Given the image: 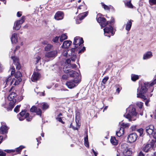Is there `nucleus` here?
<instances>
[{"label": "nucleus", "instance_id": "obj_1", "mask_svg": "<svg viewBox=\"0 0 156 156\" xmlns=\"http://www.w3.org/2000/svg\"><path fill=\"white\" fill-rule=\"evenodd\" d=\"M17 97V95L15 92L11 93L8 97V99L9 101V106L5 102L2 104V106L6 108L7 111H11L14 108L15 103L16 101Z\"/></svg>", "mask_w": 156, "mask_h": 156}, {"label": "nucleus", "instance_id": "obj_2", "mask_svg": "<svg viewBox=\"0 0 156 156\" xmlns=\"http://www.w3.org/2000/svg\"><path fill=\"white\" fill-rule=\"evenodd\" d=\"M137 113L136 111L135 108L133 105H131L126 109V112L124 115V117L131 121L135 120L137 118Z\"/></svg>", "mask_w": 156, "mask_h": 156}, {"label": "nucleus", "instance_id": "obj_3", "mask_svg": "<svg viewBox=\"0 0 156 156\" xmlns=\"http://www.w3.org/2000/svg\"><path fill=\"white\" fill-rule=\"evenodd\" d=\"M155 83H156V78L154 79L153 81L151 83L148 82L144 83L143 84H141V86L137 89V95L144 94L147 91V87L149 86L151 87V90L150 92H152L154 90V88L152 86Z\"/></svg>", "mask_w": 156, "mask_h": 156}, {"label": "nucleus", "instance_id": "obj_4", "mask_svg": "<svg viewBox=\"0 0 156 156\" xmlns=\"http://www.w3.org/2000/svg\"><path fill=\"white\" fill-rule=\"evenodd\" d=\"M83 43V41L82 38H80L79 37H76L74 39V41L73 42V44L75 45L74 48H72L70 51L72 53L69 54V55H72L73 52L76 51L77 48H79L82 47V44Z\"/></svg>", "mask_w": 156, "mask_h": 156}, {"label": "nucleus", "instance_id": "obj_5", "mask_svg": "<svg viewBox=\"0 0 156 156\" xmlns=\"http://www.w3.org/2000/svg\"><path fill=\"white\" fill-rule=\"evenodd\" d=\"M58 53L57 50H54L46 52L44 57L43 58L45 62H48L56 57Z\"/></svg>", "mask_w": 156, "mask_h": 156}, {"label": "nucleus", "instance_id": "obj_6", "mask_svg": "<svg viewBox=\"0 0 156 156\" xmlns=\"http://www.w3.org/2000/svg\"><path fill=\"white\" fill-rule=\"evenodd\" d=\"M14 76L16 79V80L13 78L11 82H10V84H11L14 83V85H17L22 81V79L21 78V77L22 76L21 73L20 71H17L14 74Z\"/></svg>", "mask_w": 156, "mask_h": 156}, {"label": "nucleus", "instance_id": "obj_7", "mask_svg": "<svg viewBox=\"0 0 156 156\" xmlns=\"http://www.w3.org/2000/svg\"><path fill=\"white\" fill-rule=\"evenodd\" d=\"M104 30L105 35L109 37H110V36L113 35L115 34L113 28L110 25L106 26L104 29Z\"/></svg>", "mask_w": 156, "mask_h": 156}, {"label": "nucleus", "instance_id": "obj_8", "mask_svg": "<svg viewBox=\"0 0 156 156\" xmlns=\"http://www.w3.org/2000/svg\"><path fill=\"white\" fill-rule=\"evenodd\" d=\"M80 82V80L73 79L72 81H67L66 83V85L69 88L72 89L76 86V84L79 83Z\"/></svg>", "mask_w": 156, "mask_h": 156}, {"label": "nucleus", "instance_id": "obj_9", "mask_svg": "<svg viewBox=\"0 0 156 156\" xmlns=\"http://www.w3.org/2000/svg\"><path fill=\"white\" fill-rule=\"evenodd\" d=\"M137 137L136 134L132 133L130 134L127 137L128 142L130 143H133L135 141Z\"/></svg>", "mask_w": 156, "mask_h": 156}, {"label": "nucleus", "instance_id": "obj_10", "mask_svg": "<svg viewBox=\"0 0 156 156\" xmlns=\"http://www.w3.org/2000/svg\"><path fill=\"white\" fill-rule=\"evenodd\" d=\"M97 20L98 22L101 24L102 27H104L108 24V22H109V21L106 22V20L104 17H99L97 19Z\"/></svg>", "mask_w": 156, "mask_h": 156}, {"label": "nucleus", "instance_id": "obj_11", "mask_svg": "<svg viewBox=\"0 0 156 156\" xmlns=\"http://www.w3.org/2000/svg\"><path fill=\"white\" fill-rule=\"evenodd\" d=\"M64 14L63 12L61 11L57 12L54 16V18L57 20H62L64 17Z\"/></svg>", "mask_w": 156, "mask_h": 156}, {"label": "nucleus", "instance_id": "obj_12", "mask_svg": "<svg viewBox=\"0 0 156 156\" xmlns=\"http://www.w3.org/2000/svg\"><path fill=\"white\" fill-rule=\"evenodd\" d=\"M69 75L70 76L74 77V79H78L80 80V77L79 73L78 72L71 70L70 72Z\"/></svg>", "mask_w": 156, "mask_h": 156}, {"label": "nucleus", "instance_id": "obj_13", "mask_svg": "<svg viewBox=\"0 0 156 156\" xmlns=\"http://www.w3.org/2000/svg\"><path fill=\"white\" fill-rule=\"evenodd\" d=\"M40 77L41 75L40 73L34 72L31 78V80L33 82H35L40 79Z\"/></svg>", "mask_w": 156, "mask_h": 156}, {"label": "nucleus", "instance_id": "obj_14", "mask_svg": "<svg viewBox=\"0 0 156 156\" xmlns=\"http://www.w3.org/2000/svg\"><path fill=\"white\" fill-rule=\"evenodd\" d=\"M12 59L13 60L14 64L16 65V69L19 70L20 68V65L18 59L15 57H11Z\"/></svg>", "mask_w": 156, "mask_h": 156}, {"label": "nucleus", "instance_id": "obj_15", "mask_svg": "<svg viewBox=\"0 0 156 156\" xmlns=\"http://www.w3.org/2000/svg\"><path fill=\"white\" fill-rule=\"evenodd\" d=\"M154 128L152 125H150L146 128V131L148 134L149 135L152 134L154 132Z\"/></svg>", "mask_w": 156, "mask_h": 156}, {"label": "nucleus", "instance_id": "obj_16", "mask_svg": "<svg viewBox=\"0 0 156 156\" xmlns=\"http://www.w3.org/2000/svg\"><path fill=\"white\" fill-rule=\"evenodd\" d=\"M9 128L5 125H2L0 128V134H7Z\"/></svg>", "mask_w": 156, "mask_h": 156}, {"label": "nucleus", "instance_id": "obj_17", "mask_svg": "<svg viewBox=\"0 0 156 156\" xmlns=\"http://www.w3.org/2000/svg\"><path fill=\"white\" fill-rule=\"evenodd\" d=\"M152 56V52L150 51H148L144 54L143 59L144 60H147L151 58Z\"/></svg>", "mask_w": 156, "mask_h": 156}, {"label": "nucleus", "instance_id": "obj_18", "mask_svg": "<svg viewBox=\"0 0 156 156\" xmlns=\"http://www.w3.org/2000/svg\"><path fill=\"white\" fill-rule=\"evenodd\" d=\"M72 43V42L70 41H65L63 42L62 47V48H68L71 44Z\"/></svg>", "mask_w": 156, "mask_h": 156}, {"label": "nucleus", "instance_id": "obj_19", "mask_svg": "<svg viewBox=\"0 0 156 156\" xmlns=\"http://www.w3.org/2000/svg\"><path fill=\"white\" fill-rule=\"evenodd\" d=\"M151 147V145L148 143L146 145H143L142 150L144 151L147 152Z\"/></svg>", "mask_w": 156, "mask_h": 156}, {"label": "nucleus", "instance_id": "obj_20", "mask_svg": "<svg viewBox=\"0 0 156 156\" xmlns=\"http://www.w3.org/2000/svg\"><path fill=\"white\" fill-rule=\"evenodd\" d=\"M133 21L132 20H129L126 23V29L127 31H129L131 27L132 22Z\"/></svg>", "mask_w": 156, "mask_h": 156}, {"label": "nucleus", "instance_id": "obj_21", "mask_svg": "<svg viewBox=\"0 0 156 156\" xmlns=\"http://www.w3.org/2000/svg\"><path fill=\"white\" fill-rule=\"evenodd\" d=\"M80 113L79 112H77L76 113V116L75 117L76 122V126L79 127L80 125L79 123V120L80 119Z\"/></svg>", "mask_w": 156, "mask_h": 156}, {"label": "nucleus", "instance_id": "obj_22", "mask_svg": "<svg viewBox=\"0 0 156 156\" xmlns=\"http://www.w3.org/2000/svg\"><path fill=\"white\" fill-rule=\"evenodd\" d=\"M11 40L12 43H15L17 42V34L16 33H14L12 34Z\"/></svg>", "mask_w": 156, "mask_h": 156}, {"label": "nucleus", "instance_id": "obj_23", "mask_svg": "<svg viewBox=\"0 0 156 156\" xmlns=\"http://www.w3.org/2000/svg\"><path fill=\"white\" fill-rule=\"evenodd\" d=\"M12 78L10 76L7 79H6L5 80V81L4 83V84H5V86L4 87H6V85H11L12 84H10V82H11V80Z\"/></svg>", "mask_w": 156, "mask_h": 156}, {"label": "nucleus", "instance_id": "obj_24", "mask_svg": "<svg viewBox=\"0 0 156 156\" xmlns=\"http://www.w3.org/2000/svg\"><path fill=\"white\" fill-rule=\"evenodd\" d=\"M64 50L63 51V53H62V55H63L66 57H68V56H70L71 55H69V54H70L72 53V52L70 51V50Z\"/></svg>", "mask_w": 156, "mask_h": 156}, {"label": "nucleus", "instance_id": "obj_25", "mask_svg": "<svg viewBox=\"0 0 156 156\" xmlns=\"http://www.w3.org/2000/svg\"><path fill=\"white\" fill-rule=\"evenodd\" d=\"M88 14L87 11L85 12L80 14L79 16V19L80 20H83L85 17Z\"/></svg>", "mask_w": 156, "mask_h": 156}, {"label": "nucleus", "instance_id": "obj_26", "mask_svg": "<svg viewBox=\"0 0 156 156\" xmlns=\"http://www.w3.org/2000/svg\"><path fill=\"white\" fill-rule=\"evenodd\" d=\"M124 130L122 128H120V130L116 132V135L118 137H120L122 136L124 134Z\"/></svg>", "mask_w": 156, "mask_h": 156}, {"label": "nucleus", "instance_id": "obj_27", "mask_svg": "<svg viewBox=\"0 0 156 156\" xmlns=\"http://www.w3.org/2000/svg\"><path fill=\"white\" fill-rule=\"evenodd\" d=\"M24 148H25V147L24 146H23L21 145L19 147L16 148V149H15L16 153L15 154H20L22 149Z\"/></svg>", "mask_w": 156, "mask_h": 156}, {"label": "nucleus", "instance_id": "obj_28", "mask_svg": "<svg viewBox=\"0 0 156 156\" xmlns=\"http://www.w3.org/2000/svg\"><path fill=\"white\" fill-rule=\"evenodd\" d=\"M111 143L114 145H116L117 144L118 141L115 139V137H112L110 140Z\"/></svg>", "mask_w": 156, "mask_h": 156}, {"label": "nucleus", "instance_id": "obj_29", "mask_svg": "<svg viewBox=\"0 0 156 156\" xmlns=\"http://www.w3.org/2000/svg\"><path fill=\"white\" fill-rule=\"evenodd\" d=\"M20 25L19 24V23L17 22V21H16L13 27L14 29L16 30H18L20 29Z\"/></svg>", "mask_w": 156, "mask_h": 156}, {"label": "nucleus", "instance_id": "obj_30", "mask_svg": "<svg viewBox=\"0 0 156 156\" xmlns=\"http://www.w3.org/2000/svg\"><path fill=\"white\" fill-rule=\"evenodd\" d=\"M101 5H102L103 7L105 10H109L111 8L113 7L111 5L109 6L107 5L103 2L101 3Z\"/></svg>", "mask_w": 156, "mask_h": 156}, {"label": "nucleus", "instance_id": "obj_31", "mask_svg": "<svg viewBox=\"0 0 156 156\" xmlns=\"http://www.w3.org/2000/svg\"><path fill=\"white\" fill-rule=\"evenodd\" d=\"M84 144L85 146L87 147H89V144L88 140V137L87 134L86 136L84 137Z\"/></svg>", "mask_w": 156, "mask_h": 156}, {"label": "nucleus", "instance_id": "obj_32", "mask_svg": "<svg viewBox=\"0 0 156 156\" xmlns=\"http://www.w3.org/2000/svg\"><path fill=\"white\" fill-rule=\"evenodd\" d=\"M52 45L50 44H47L44 47V49L45 51H50L52 49Z\"/></svg>", "mask_w": 156, "mask_h": 156}, {"label": "nucleus", "instance_id": "obj_33", "mask_svg": "<svg viewBox=\"0 0 156 156\" xmlns=\"http://www.w3.org/2000/svg\"><path fill=\"white\" fill-rule=\"evenodd\" d=\"M41 59V57L39 56H37L34 58L33 61L35 64L38 63Z\"/></svg>", "mask_w": 156, "mask_h": 156}, {"label": "nucleus", "instance_id": "obj_34", "mask_svg": "<svg viewBox=\"0 0 156 156\" xmlns=\"http://www.w3.org/2000/svg\"><path fill=\"white\" fill-rule=\"evenodd\" d=\"M131 79L133 81H135L139 79V76L137 75L132 74L131 75Z\"/></svg>", "mask_w": 156, "mask_h": 156}, {"label": "nucleus", "instance_id": "obj_35", "mask_svg": "<svg viewBox=\"0 0 156 156\" xmlns=\"http://www.w3.org/2000/svg\"><path fill=\"white\" fill-rule=\"evenodd\" d=\"M63 70L65 73H69V74L70 72L71 71L70 70V67L66 66H65L64 67Z\"/></svg>", "mask_w": 156, "mask_h": 156}, {"label": "nucleus", "instance_id": "obj_36", "mask_svg": "<svg viewBox=\"0 0 156 156\" xmlns=\"http://www.w3.org/2000/svg\"><path fill=\"white\" fill-rule=\"evenodd\" d=\"M67 36L65 34H62L60 37L59 40L60 42H62L64 40L67 39Z\"/></svg>", "mask_w": 156, "mask_h": 156}, {"label": "nucleus", "instance_id": "obj_37", "mask_svg": "<svg viewBox=\"0 0 156 156\" xmlns=\"http://www.w3.org/2000/svg\"><path fill=\"white\" fill-rule=\"evenodd\" d=\"M129 125V124L128 123H122L121 124V126H122V129H123L124 128H128Z\"/></svg>", "mask_w": 156, "mask_h": 156}, {"label": "nucleus", "instance_id": "obj_38", "mask_svg": "<svg viewBox=\"0 0 156 156\" xmlns=\"http://www.w3.org/2000/svg\"><path fill=\"white\" fill-rule=\"evenodd\" d=\"M49 105L46 103H44L43 104L42 109L43 110H45L46 109L48 108Z\"/></svg>", "mask_w": 156, "mask_h": 156}, {"label": "nucleus", "instance_id": "obj_39", "mask_svg": "<svg viewBox=\"0 0 156 156\" xmlns=\"http://www.w3.org/2000/svg\"><path fill=\"white\" fill-rule=\"evenodd\" d=\"M143 103L141 102H138L136 103V105L138 106L141 110L142 109Z\"/></svg>", "mask_w": 156, "mask_h": 156}, {"label": "nucleus", "instance_id": "obj_40", "mask_svg": "<svg viewBox=\"0 0 156 156\" xmlns=\"http://www.w3.org/2000/svg\"><path fill=\"white\" fill-rule=\"evenodd\" d=\"M76 51L73 52H72V55L71 56H72L71 57V59L73 61H74L75 59V58L76 57V54L75 53Z\"/></svg>", "mask_w": 156, "mask_h": 156}, {"label": "nucleus", "instance_id": "obj_41", "mask_svg": "<svg viewBox=\"0 0 156 156\" xmlns=\"http://www.w3.org/2000/svg\"><path fill=\"white\" fill-rule=\"evenodd\" d=\"M25 20V17L23 16L21 18V20H17V22H18L19 24L20 25L22 24L24 21Z\"/></svg>", "mask_w": 156, "mask_h": 156}, {"label": "nucleus", "instance_id": "obj_42", "mask_svg": "<svg viewBox=\"0 0 156 156\" xmlns=\"http://www.w3.org/2000/svg\"><path fill=\"white\" fill-rule=\"evenodd\" d=\"M25 20V17L23 16L21 18V20H17V22H18L19 24L20 25L22 24L24 21Z\"/></svg>", "mask_w": 156, "mask_h": 156}, {"label": "nucleus", "instance_id": "obj_43", "mask_svg": "<svg viewBox=\"0 0 156 156\" xmlns=\"http://www.w3.org/2000/svg\"><path fill=\"white\" fill-rule=\"evenodd\" d=\"M137 98H141L143 99L144 100H147V98L144 95V94H138L137 95Z\"/></svg>", "mask_w": 156, "mask_h": 156}, {"label": "nucleus", "instance_id": "obj_44", "mask_svg": "<svg viewBox=\"0 0 156 156\" xmlns=\"http://www.w3.org/2000/svg\"><path fill=\"white\" fill-rule=\"evenodd\" d=\"M37 108L34 106H32L30 109V111L32 112H36L37 110Z\"/></svg>", "mask_w": 156, "mask_h": 156}, {"label": "nucleus", "instance_id": "obj_45", "mask_svg": "<svg viewBox=\"0 0 156 156\" xmlns=\"http://www.w3.org/2000/svg\"><path fill=\"white\" fill-rule=\"evenodd\" d=\"M37 115H40V116H41L42 111L41 109L39 108L38 109H37V110L35 112Z\"/></svg>", "mask_w": 156, "mask_h": 156}, {"label": "nucleus", "instance_id": "obj_46", "mask_svg": "<svg viewBox=\"0 0 156 156\" xmlns=\"http://www.w3.org/2000/svg\"><path fill=\"white\" fill-rule=\"evenodd\" d=\"M149 2L151 5L156 4V0H149Z\"/></svg>", "mask_w": 156, "mask_h": 156}, {"label": "nucleus", "instance_id": "obj_47", "mask_svg": "<svg viewBox=\"0 0 156 156\" xmlns=\"http://www.w3.org/2000/svg\"><path fill=\"white\" fill-rule=\"evenodd\" d=\"M20 105H17L14 109V112H16V113L18 112L19 111V108H20Z\"/></svg>", "mask_w": 156, "mask_h": 156}, {"label": "nucleus", "instance_id": "obj_48", "mask_svg": "<svg viewBox=\"0 0 156 156\" xmlns=\"http://www.w3.org/2000/svg\"><path fill=\"white\" fill-rule=\"evenodd\" d=\"M126 5L129 8H132L133 7V6L130 1L127 2Z\"/></svg>", "mask_w": 156, "mask_h": 156}, {"label": "nucleus", "instance_id": "obj_49", "mask_svg": "<svg viewBox=\"0 0 156 156\" xmlns=\"http://www.w3.org/2000/svg\"><path fill=\"white\" fill-rule=\"evenodd\" d=\"M156 142V140H152L150 142V143H149L151 145V147H152L154 146V144Z\"/></svg>", "mask_w": 156, "mask_h": 156}, {"label": "nucleus", "instance_id": "obj_50", "mask_svg": "<svg viewBox=\"0 0 156 156\" xmlns=\"http://www.w3.org/2000/svg\"><path fill=\"white\" fill-rule=\"evenodd\" d=\"M26 111L25 110H24L23 111H22L20 113L19 115L20 116H23L25 114Z\"/></svg>", "mask_w": 156, "mask_h": 156}, {"label": "nucleus", "instance_id": "obj_51", "mask_svg": "<svg viewBox=\"0 0 156 156\" xmlns=\"http://www.w3.org/2000/svg\"><path fill=\"white\" fill-rule=\"evenodd\" d=\"M108 77H105L104 78V79L103 80L102 82L104 84H105L106 82L108 80Z\"/></svg>", "mask_w": 156, "mask_h": 156}, {"label": "nucleus", "instance_id": "obj_52", "mask_svg": "<svg viewBox=\"0 0 156 156\" xmlns=\"http://www.w3.org/2000/svg\"><path fill=\"white\" fill-rule=\"evenodd\" d=\"M56 119L59 122H60L62 123H64V122L62 121V118L60 117H57Z\"/></svg>", "mask_w": 156, "mask_h": 156}, {"label": "nucleus", "instance_id": "obj_53", "mask_svg": "<svg viewBox=\"0 0 156 156\" xmlns=\"http://www.w3.org/2000/svg\"><path fill=\"white\" fill-rule=\"evenodd\" d=\"M59 37H55L53 40V42H57L59 39Z\"/></svg>", "mask_w": 156, "mask_h": 156}, {"label": "nucleus", "instance_id": "obj_54", "mask_svg": "<svg viewBox=\"0 0 156 156\" xmlns=\"http://www.w3.org/2000/svg\"><path fill=\"white\" fill-rule=\"evenodd\" d=\"M6 153L2 151H0V156H5Z\"/></svg>", "mask_w": 156, "mask_h": 156}, {"label": "nucleus", "instance_id": "obj_55", "mask_svg": "<svg viewBox=\"0 0 156 156\" xmlns=\"http://www.w3.org/2000/svg\"><path fill=\"white\" fill-rule=\"evenodd\" d=\"M66 62L68 64V66H70V64L71 60L69 59H67L66 60Z\"/></svg>", "mask_w": 156, "mask_h": 156}, {"label": "nucleus", "instance_id": "obj_56", "mask_svg": "<svg viewBox=\"0 0 156 156\" xmlns=\"http://www.w3.org/2000/svg\"><path fill=\"white\" fill-rule=\"evenodd\" d=\"M138 131L140 133V135L141 136L143 133V129H140L138 130Z\"/></svg>", "mask_w": 156, "mask_h": 156}, {"label": "nucleus", "instance_id": "obj_57", "mask_svg": "<svg viewBox=\"0 0 156 156\" xmlns=\"http://www.w3.org/2000/svg\"><path fill=\"white\" fill-rule=\"evenodd\" d=\"M85 47H83V48L80 51H79V53H81V52H83V51H84L85 50Z\"/></svg>", "mask_w": 156, "mask_h": 156}, {"label": "nucleus", "instance_id": "obj_58", "mask_svg": "<svg viewBox=\"0 0 156 156\" xmlns=\"http://www.w3.org/2000/svg\"><path fill=\"white\" fill-rule=\"evenodd\" d=\"M12 70L11 72V75H12L14 74L15 71V68L14 67L12 68Z\"/></svg>", "mask_w": 156, "mask_h": 156}, {"label": "nucleus", "instance_id": "obj_59", "mask_svg": "<svg viewBox=\"0 0 156 156\" xmlns=\"http://www.w3.org/2000/svg\"><path fill=\"white\" fill-rule=\"evenodd\" d=\"M19 120L20 121H23V120L25 118V117L23 116H20V117H18Z\"/></svg>", "mask_w": 156, "mask_h": 156}, {"label": "nucleus", "instance_id": "obj_60", "mask_svg": "<svg viewBox=\"0 0 156 156\" xmlns=\"http://www.w3.org/2000/svg\"><path fill=\"white\" fill-rule=\"evenodd\" d=\"M17 16L18 17H20L22 15L21 12H17Z\"/></svg>", "mask_w": 156, "mask_h": 156}, {"label": "nucleus", "instance_id": "obj_61", "mask_svg": "<svg viewBox=\"0 0 156 156\" xmlns=\"http://www.w3.org/2000/svg\"><path fill=\"white\" fill-rule=\"evenodd\" d=\"M131 129L132 131H135L136 129V126H133L131 127Z\"/></svg>", "mask_w": 156, "mask_h": 156}, {"label": "nucleus", "instance_id": "obj_62", "mask_svg": "<svg viewBox=\"0 0 156 156\" xmlns=\"http://www.w3.org/2000/svg\"><path fill=\"white\" fill-rule=\"evenodd\" d=\"M62 78L63 79L66 80L68 76L66 75H63L62 77Z\"/></svg>", "mask_w": 156, "mask_h": 156}, {"label": "nucleus", "instance_id": "obj_63", "mask_svg": "<svg viewBox=\"0 0 156 156\" xmlns=\"http://www.w3.org/2000/svg\"><path fill=\"white\" fill-rule=\"evenodd\" d=\"M150 101L149 99H147L146 100V101L145 102V104L147 106H148V103Z\"/></svg>", "mask_w": 156, "mask_h": 156}, {"label": "nucleus", "instance_id": "obj_64", "mask_svg": "<svg viewBox=\"0 0 156 156\" xmlns=\"http://www.w3.org/2000/svg\"><path fill=\"white\" fill-rule=\"evenodd\" d=\"M138 156H145V155L142 151H140Z\"/></svg>", "mask_w": 156, "mask_h": 156}]
</instances>
